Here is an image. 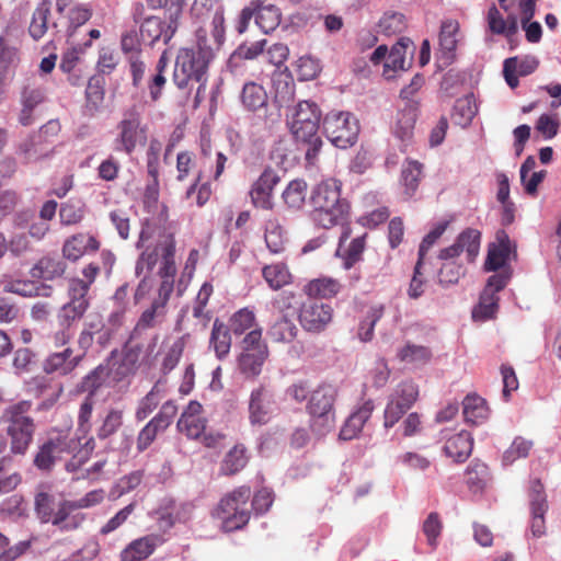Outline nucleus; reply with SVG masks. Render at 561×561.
<instances>
[{
  "mask_svg": "<svg viewBox=\"0 0 561 561\" xmlns=\"http://www.w3.org/2000/svg\"><path fill=\"white\" fill-rule=\"evenodd\" d=\"M224 8L218 4L211 20V34L204 27L195 32V42L178 51L173 71V82L179 89H186L193 82L198 83L196 98L205 90L208 69L216 53L225 43Z\"/></svg>",
  "mask_w": 561,
  "mask_h": 561,
  "instance_id": "nucleus-1",
  "label": "nucleus"
},
{
  "mask_svg": "<svg viewBox=\"0 0 561 561\" xmlns=\"http://www.w3.org/2000/svg\"><path fill=\"white\" fill-rule=\"evenodd\" d=\"M314 206L313 218L325 229L342 225L348 214V203L341 198V183L335 179L320 182L311 194Z\"/></svg>",
  "mask_w": 561,
  "mask_h": 561,
  "instance_id": "nucleus-2",
  "label": "nucleus"
},
{
  "mask_svg": "<svg viewBox=\"0 0 561 561\" xmlns=\"http://www.w3.org/2000/svg\"><path fill=\"white\" fill-rule=\"evenodd\" d=\"M32 402L27 400L14 403L5 409L3 417L8 423L7 434L11 438V451L23 455L33 440L34 420L28 415Z\"/></svg>",
  "mask_w": 561,
  "mask_h": 561,
  "instance_id": "nucleus-3",
  "label": "nucleus"
},
{
  "mask_svg": "<svg viewBox=\"0 0 561 561\" xmlns=\"http://www.w3.org/2000/svg\"><path fill=\"white\" fill-rule=\"evenodd\" d=\"M335 397V387L328 383L320 385L309 396L308 404L306 408L311 416V430L318 436H324L334 428Z\"/></svg>",
  "mask_w": 561,
  "mask_h": 561,
  "instance_id": "nucleus-4",
  "label": "nucleus"
},
{
  "mask_svg": "<svg viewBox=\"0 0 561 561\" xmlns=\"http://www.w3.org/2000/svg\"><path fill=\"white\" fill-rule=\"evenodd\" d=\"M249 486H240L224 496L213 515L221 520V528L225 531H233L242 528L250 519L248 501L251 497Z\"/></svg>",
  "mask_w": 561,
  "mask_h": 561,
  "instance_id": "nucleus-5",
  "label": "nucleus"
},
{
  "mask_svg": "<svg viewBox=\"0 0 561 561\" xmlns=\"http://www.w3.org/2000/svg\"><path fill=\"white\" fill-rule=\"evenodd\" d=\"M241 353L238 356V369L247 379L256 378L268 356V348L262 341V330L254 328L249 331L241 342Z\"/></svg>",
  "mask_w": 561,
  "mask_h": 561,
  "instance_id": "nucleus-6",
  "label": "nucleus"
},
{
  "mask_svg": "<svg viewBox=\"0 0 561 561\" xmlns=\"http://www.w3.org/2000/svg\"><path fill=\"white\" fill-rule=\"evenodd\" d=\"M323 130L332 145L346 149L357 141L359 122L350 112L331 111L324 116Z\"/></svg>",
  "mask_w": 561,
  "mask_h": 561,
  "instance_id": "nucleus-7",
  "label": "nucleus"
},
{
  "mask_svg": "<svg viewBox=\"0 0 561 561\" xmlns=\"http://www.w3.org/2000/svg\"><path fill=\"white\" fill-rule=\"evenodd\" d=\"M88 293L89 283L79 278L71 279L68 285L69 301L59 309L57 321L76 325V322L84 316L90 306Z\"/></svg>",
  "mask_w": 561,
  "mask_h": 561,
  "instance_id": "nucleus-8",
  "label": "nucleus"
},
{
  "mask_svg": "<svg viewBox=\"0 0 561 561\" xmlns=\"http://www.w3.org/2000/svg\"><path fill=\"white\" fill-rule=\"evenodd\" d=\"M178 30V18L170 14L168 18L150 15L144 18L140 23V39L149 46H154L159 43L167 45Z\"/></svg>",
  "mask_w": 561,
  "mask_h": 561,
  "instance_id": "nucleus-9",
  "label": "nucleus"
},
{
  "mask_svg": "<svg viewBox=\"0 0 561 561\" xmlns=\"http://www.w3.org/2000/svg\"><path fill=\"white\" fill-rule=\"evenodd\" d=\"M79 444L80 442L73 438L49 439L39 446L34 457V466L41 471L48 472L61 459L62 454L73 453Z\"/></svg>",
  "mask_w": 561,
  "mask_h": 561,
  "instance_id": "nucleus-10",
  "label": "nucleus"
},
{
  "mask_svg": "<svg viewBox=\"0 0 561 561\" xmlns=\"http://www.w3.org/2000/svg\"><path fill=\"white\" fill-rule=\"evenodd\" d=\"M528 497L530 510L529 530L533 537L540 538L546 535L545 515L548 512L549 504L543 484L539 479L531 481Z\"/></svg>",
  "mask_w": 561,
  "mask_h": 561,
  "instance_id": "nucleus-11",
  "label": "nucleus"
},
{
  "mask_svg": "<svg viewBox=\"0 0 561 561\" xmlns=\"http://www.w3.org/2000/svg\"><path fill=\"white\" fill-rule=\"evenodd\" d=\"M481 233L473 228H467L456 238L455 242L439 251L438 259L448 261L466 252L468 262H473L479 254Z\"/></svg>",
  "mask_w": 561,
  "mask_h": 561,
  "instance_id": "nucleus-12",
  "label": "nucleus"
},
{
  "mask_svg": "<svg viewBox=\"0 0 561 561\" xmlns=\"http://www.w3.org/2000/svg\"><path fill=\"white\" fill-rule=\"evenodd\" d=\"M332 319V308L329 304L309 299L300 308L299 322L308 332H321Z\"/></svg>",
  "mask_w": 561,
  "mask_h": 561,
  "instance_id": "nucleus-13",
  "label": "nucleus"
},
{
  "mask_svg": "<svg viewBox=\"0 0 561 561\" xmlns=\"http://www.w3.org/2000/svg\"><path fill=\"white\" fill-rule=\"evenodd\" d=\"M279 181V174L275 170L266 168L250 190L253 205L262 209H271L273 207V191Z\"/></svg>",
  "mask_w": 561,
  "mask_h": 561,
  "instance_id": "nucleus-14",
  "label": "nucleus"
},
{
  "mask_svg": "<svg viewBox=\"0 0 561 561\" xmlns=\"http://www.w3.org/2000/svg\"><path fill=\"white\" fill-rule=\"evenodd\" d=\"M296 144L305 148V159L308 164H314L323 141L319 135V124L288 126Z\"/></svg>",
  "mask_w": 561,
  "mask_h": 561,
  "instance_id": "nucleus-15",
  "label": "nucleus"
},
{
  "mask_svg": "<svg viewBox=\"0 0 561 561\" xmlns=\"http://www.w3.org/2000/svg\"><path fill=\"white\" fill-rule=\"evenodd\" d=\"M274 411L273 394L270 389L261 385L250 394L249 413L251 424H266Z\"/></svg>",
  "mask_w": 561,
  "mask_h": 561,
  "instance_id": "nucleus-16",
  "label": "nucleus"
},
{
  "mask_svg": "<svg viewBox=\"0 0 561 561\" xmlns=\"http://www.w3.org/2000/svg\"><path fill=\"white\" fill-rule=\"evenodd\" d=\"M539 59L533 55L514 56L504 60L503 76L511 89L518 87V77H526L537 70Z\"/></svg>",
  "mask_w": 561,
  "mask_h": 561,
  "instance_id": "nucleus-17",
  "label": "nucleus"
},
{
  "mask_svg": "<svg viewBox=\"0 0 561 561\" xmlns=\"http://www.w3.org/2000/svg\"><path fill=\"white\" fill-rule=\"evenodd\" d=\"M415 47L413 42L408 37H401L390 49L388 58L383 65V77L387 80L394 78V72L405 71L411 67V60H407L405 56L410 50L412 55Z\"/></svg>",
  "mask_w": 561,
  "mask_h": 561,
  "instance_id": "nucleus-18",
  "label": "nucleus"
},
{
  "mask_svg": "<svg viewBox=\"0 0 561 561\" xmlns=\"http://www.w3.org/2000/svg\"><path fill=\"white\" fill-rule=\"evenodd\" d=\"M81 355H73L71 347H64L61 351L50 353L43 363V370L46 374L66 376L71 374L81 362Z\"/></svg>",
  "mask_w": 561,
  "mask_h": 561,
  "instance_id": "nucleus-19",
  "label": "nucleus"
},
{
  "mask_svg": "<svg viewBox=\"0 0 561 561\" xmlns=\"http://www.w3.org/2000/svg\"><path fill=\"white\" fill-rule=\"evenodd\" d=\"M139 127V116L136 113L127 114L118 125L119 135L115 140V150L125 151L127 154H130L137 146L140 134Z\"/></svg>",
  "mask_w": 561,
  "mask_h": 561,
  "instance_id": "nucleus-20",
  "label": "nucleus"
},
{
  "mask_svg": "<svg viewBox=\"0 0 561 561\" xmlns=\"http://www.w3.org/2000/svg\"><path fill=\"white\" fill-rule=\"evenodd\" d=\"M512 253L513 245L508 236L505 231H499L496 233V243L489 248L488 256L484 262L485 271L495 272L505 266Z\"/></svg>",
  "mask_w": 561,
  "mask_h": 561,
  "instance_id": "nucleus-21",
  "label": "nucleus"
},
{
  "mask_svg": "<svg viewBox=\"0 0 561 561\" xmlns=\"http://www.w3.org/2000/svg\"><path fill=\"white\" fill-rule=\"evenodd\" d=\"M374 409V402L367 400L354 411L344 422L339 434L340 439L351 440L357 437L365 423L370 419Z\"/></svg>",
  "mask_w": 561,
  "mask_h": 561,
  "instance_id": "nucleus-22",
  "label": "nucleus"
},
{
  "mask_svg": "<svg viewBox=\"0 0 561 561\" xmlns=\"http://www.w3.org/2000/svg\"><path fill=\"white\" fill-rule=\"evenodd\" d=\"M488 28L492 34L503 35L511 39L518 32V19L515 14L508 13L504 19L495 4H492L486 14Z\"/></svg>",
  "mask_w": 561,
  "mask_h": 561,
  "instance_id": "nucleus-23",
  "label": "nucleus"
},
{
  "mask_svg": "<svg viewBox=\"0 0 561 561\" xmlns=\"http://www.w3.org/2000/svg\"><path fill=\"white\" fill-rule=\"evenodd\" d=\"M473 438L467 431L449 437L444 446V453L456 462H465L472 453Z\"/></svg>",
  "mask_w": 561,
  "mask_h": 561,
  "instance_id": "nucleus-24",
  "label": "nucleus"
},
{
  "mask_svg": "<svg viewBox=\"0 0 561 561\" xmlns=\"http://www.w3.org/2000/svg\"><path fill=\"white\" fill-rule=\"evenodd\" d=\"M350 229L343 230L340 237L336 254L342 257L344 268L348 270L362 260L365 249V234L354 238L350 244L344 248L343 243L350 238Z\"/></svg>",
  "mask_w": 561,
  "mask_h": 561,
  "instance_id": "nucleus-25",
  "label": "nucleus"
},
{
  "mask_svg": "<svg viewBox=\"0 0 561 561\" xmlns=\"http://www.w3.org/2000/svg\"><path fill=\"white\" fill-rule=\"evenodd\" d=\"M321 119L319 106L310 101H301L287 114L288 126L317 125Z\"/></svg>",
  "mask_w": 561,
  "mask_h": 561,
  "instance_id": "nucleus-26",
  "label": "nucleus"
},
{
  "mask_svg": "<svg viewBox=\"0 0 561 561\" xmlns=\"http://www.w3.org/2000/svg\"><path fill=\"white\" fill-rule=\"evenodd\" d=\"M462 414L466 423L478 425L489 417V408L483 398L469 393L462 400Z\"/></svg>",
  "mask_w": 561,
  "mask_h": 561,
  "instance_id": "nucleus-27",
  "label": "nucleus"
},
{
  "mask_svg": "<svg viewBox=\"0 0 561 561\" xmlns=\"http://www.w3.org/2000/svg\"><path fill=\"white\" fill-rule=\"evenodd\" d=\"M240 100L244 110L256 112L266 107L268 96L263 85L250 81L243 84Z\"/></svg>",
  "mask_w": 561,
  "mask_h": 561,
  "instance_id": "nucleus-28",
  "label": "nucleus"
},
{
  "mask_svg": "<svg viewBox=\"0 0 561 561\" xmlns=\"http://www.w3.org/2000/svg\"><path fill=\"white\" fill-rule=\"evenodd\" d=\"M66 270V263L60 257L44 256L30 271L33 278L53 280L61 277Z\"/></svg>",
  "mask_w": 561,
  "mask_h": 561,
  "instance_id": "nucleus-29",
  "label": "nucleus"
},
{
  "mask_svg": "<svg viewBox=\"0 0 561 561\" xmlns=\"http://www.w3.org/2000/svg\"><path fill=\"white\" fill-rule=\"evenodd\" d=\"M209 346L215 351L218 359H224L231 348L230 329L218 318L213 323Z\"/></svg>",
  "mask_w": 561,
  "mask_h": 561,
  "instance_id": "nucleus-30",
  "label": "nucleus"
},
{
  "mask_svg": "<svg viewBox=\"0 0 561 561\" xmlns=\"http://www.w3.org/2000/svg\"><path fill=\"white\" fill-rule=\"evenodd\" d=\"M158 541L159 538L156 536H146L134 540L122 551V561H142L153 552Z\"/></svg>",
  "mask_w": 561,
  "mask_h": 561,
  "instance_id": "nucleus-31",
  "label": "nucleus"
},
{
  "mask_svg": "<svg viewBox=\"0 0 561 561\" xmlns=\"http://www.w3.org/2000/svg\"><path fill=\"white\" fill-rule=\"evenodd\" d=\"M477 113L478 106L474 96L473 94H468L456 100L451 112V121L465 128L471 124Z\"/></svg>",
  "mask_w": 561,
  "mask_h": 561,
  "instance_id": "nucleus-32",
  "label": "nucleus"
},
{
  "mask_svg": "<svg viewBox=\"0 0 561 561\" xmlns=\"http://www.w3.org/2000/svg\"><path fill=\"white\" fill-rule=\"evenodd\" d=\"M419 113V103L414 100L405 101L397 117L396 135L402 140L410 137Z\"/></svg>",
  "mask_w": 561,
  "mask_h": 561,
  "instance_id": "nucleus-33",
  "label": "nucleus"
},
{
  "mask_svg": "<svg viewBox=\"0 0 561 561\" xmlns=\"http://www.w3.org/2000/svg\"><path fill=\"white\" fill-rule=\"evenodd\" d=\"M99 242L91 236L77 234L68 239L64 247V256L68 260L76 261L81 257L87 250H96Z\"/></svg>",
  "mask_w": 561,
  "mask_h": 561,
  "instance_id": "nucleus-34",
  "label": "nucleus"
},
{
  "mask_svg": "<svg viewBox=\"0 0 561 561\" xmlns=\"http://www.w3.org/2000/svg\"><path fill=\"white\" fill-rule=\"evenodd\" d=\"M297 332L298 329L294 321L286 316H280L271 324L267 336L277 343H290Z\"/></svg>",
  "mask_w": 561,
  "mask_h": 561,
  "instance_id": "nucleus-35",
  "label": "nucleus"
},
{
  "mask_svg": "<svg viewBox=\"0 0 561 561\" xmlns=\"http://www.w3.org/2000/svg\"><path fill=\"white\" fill-rule=\"evenodd\" d=\"M108 374L110 369L107 365H99L93 370H91L87 376H84L81 382L78 385V391L87 392L88 396H93L95 392L108 383Z\"/></svg>",
  "mask_w": 561,
  "mask_h": 561,
  "instance_id": "nucleus-36",
  "label": "nucleus"
},
{
  "mask_svg": "<svg viewBox=\"0 0 561 561\" xmlns=\"http://www.w3.org/2000/svg\"><path fill=\"white\" fill-rule=\"evenodd\" d=\"M50 2L47 0L38 3L33 12L32 21L28 27L30 35L35 39H41L48 30V16L50 15Z\"/></svg>",
  "mask_w": 561,
  "mask_h": 561,
  "instance_id": "nucleus-37",
  "label": "nucleus"
},
{
  "mask_svg": "<svg viewBox=\"0 0 561 561\" xmlns=\"http://www.w3.org/2000/svg\"><path fill=\"white\" fill-rule=\"evenodd\" d=\"M4 289L9 293H13L23 297H48L51 293V287L38 284L34 280H15L4 286Z\"/></svg>",
  "mask_w": 561,
  "mask_h": 561,
  "instance_id": "nucleus-38",
  "label": "nucleus"
},
{
  "mask_svg": "<svg viewBox=\"0 0 561 561\" xmlns=\"http://www.w3.org/2000/svg\"><path fill=\"white\" fill-rule=\"evenodd\" d=\"M339 290V282L329 277L313 279L305 286V293L310 298H331L335 296Z\"/></svg>",
  "mask_w": 561,
  "mask_h": 561,
  "instance_id": "nucleus-39",
  "label": "nucleus"
},
{
  "mask_svg": "<svg viewBox=\"0 0 561 561\" xmlns=\"http://www.w3.org/2000/svg\"><path fill=\"white\" fill-rule=\"evenodd\" d=\"M262 275L268 286L274 289H280L290 283L291 275L287 266L283 263L266 265L262 270Z\"/></svg>",
  "mask_w": 561,
  "mask_h": 561,
  "instance_id": "nucleus-40",
  "label": "nucleus"
},
{
  "mask_svg": "<svg viewBox=\"0 0 561 561\" xmlns=\"http://www.w3.org/2000/svg\"><path fill=\"white\" fill-rule=\"evenodd\" d=\"M163 393L162 380H158L152 389L140 400L136 411V419L138 421L145 420L158 407Z\"/></svg>",
  "mask_w": 561,
  "mask_h": 561,
  "instance_id": "nucleus-41",
  "label": "nucleus"
},
{
  "mask_svg": "<svg viewBox=\"0 0 561 561\" xmlns=\"http://www.w3.org/2000/svg\"><path fill=\"white\" fill-rule=\"evenodd\" d=\"M92 13L91 10L85 5H76L69 11V25L67 30V42L70 45H77V30L85 24Z\"/></svg>",
  "mask_w": 561,
  "mask_h": 561,
  "instance_id": "nucleus-42",
  "label": "nucleus"
},
{
  "mask_svg": "<svg viewBox=\"0 0 561 561\" xmlns=\"http://www.w3.org/2000/svg\"><path fill=\"white\" fill-rule=\"evenodd\" d=\"M383 305H376L369 308L358 327L357 336L362 342L371 341L375 325L383 316Z\"/></svg>",
  "mask_w": 561,
  "mask_h": 561,
  "instance_id": "nucleus-43",
  "label": "nucleus"
},
{
  "mask_svg": "<svg viewBox=\"0 0 561 561\" xmlns=\"http://www.w3.org/2000/svg\"><path fill=\"white\" fill-rule=\"evenodd\" d=\"M307 195V183L304 180H293L283 192L285 204L293 209L302 207Z\"/></svg>",
  "mask_w": 561,
  "mask_h": 561,
  "instance_id": "nucleus-44",
  "label": "nucleus"
},
{
  "mask_svg": "<svg viewBox=\"0 0 561 561\" xmlns=\"http://www.w3.org/2000/svg\"><path fill=\"white\" fill-rule=\"evenodd\" d=\"M422 175V164L414 160H407L401 170V181L405 187V194L412 196L417 188Z\"/></svg>",
  "mask_w": 561,
  "mask_h": 561,
  "instance_id": "nucleus-45",
  "label": "nucleus"
},
{
  "mask_svg": "<svg viewBox=\"0 0 561 561\" xmlns=\"http://www.w3.org/2000/svg\"><path fill=\"white\" fill-rule=\"evenodd\" d=\"M280 22V12L275 5L262 7L255 14V23L260 30L268 34L274 31Z\"/></svg>",
  "mask_w": 561,
  "mask_h": 561,
  "instance_id": "nucleus-46",
  "label": "nucleus"
},
{
  "mask_svg": "<svg viewBox=\"0 0 561 561\" xmlns=\"http://www.w3.org/2000/svg\"><path fill=\"white\" fill-rule=\"evenodd\" d=\"M254 312L248 308H243L231 316L228 328L230 329V332H232L234 335H242L248 330H254Z\"/></svg>",
  "mask_w": 561,
  "mask_h": 561,
  "instance_id": "nucleus-47",
  "label": "nucleus"
},
{
  "mask_svg": "<svg viewBox=\"0 0 561 561\" xmlns=\"http://www.w3.org/2000/svg\"><path fill=\"white\" fill-rule=\"evenodd\" d=\"M164 314H165V309H163L160 306H158L157 304L152 302L150 308L146 309L141 313V316L133 331L131 337L137 336L142 330L156 327L157 323H159L163 320Z\"/></svg>",
  "mask_w": 561,
  "mask_h": 561,
  "instance_id": "nucleus-48",
  "label": "nucleus"
},
{
  "mask_svg": "<svg viewBox=\"0 0 561 561\" xmlns=\"http://www.w3.org/2000/svg\"><path fill=\"white\" fill-rule=\"evenodd\" d=\"M248 458L245 449L240 446H234L225 457L220 471L226 476H231L239 472L247 465Z\"/></svg>",
  "mask_w": 561,
  "mask_h": 561,
  "instance_id": "nucleus-49",
  "label": "nucleus"
},
{
  "mask_svg": "<svg viewBox=\"0 0 561 561\" xmlns=\"http://www.w3.org/2000/svg\"><path fill=\"white\" fill-rule=\"evenodd\" d=\"M431 355V351L427 347L412 343H408L398 353V356L402 362L413 365H423L427 363Z\"/></svg>",
  "mask_w": 561,
  "mask_h": 561,
  "instance_id": "nucleus-50",
  "label": "nucleus"
},
{
  "mask_svg": "<svg viewBox=\"0 0 561 561\" xmlns=\"http://www.w3.org/2000/svg\"><path fill=\"white\" fill-rule=\"evenodd\" d=\"M123 424V412L121 410L111 409L102 419L96 430V436L100 439H106L115 434Z\"/></svg>",
  "mask_w": 561,
  "mask_h": 561,
  "instance_id": "nucleus-51",
  "label": "nucleus"
},
{
  "mask_svg": "<svg viewBox=\"0 0 561 561\" xmlns=\"http://www.w3.org/2000/svg\"><path fill=\"white\" fill-rule=\"evenodd\" d=\"M265 242L272 253H280L284 250V231L277 220L271 219L265 225Z\"/></svg>",
  "mask_w": 561,
  "mask_h": 561,
  "instance_id": "nucleus-52",
  "label": "nucleus"
},
{
  "mask_svg": "<svg viewBox=\"0 0 561 561\" xmlns=\"http://www.w3.org/2000/svg\"><path fill=\"white\" fill-rule=\"evenodd\" d=\"M449 225L448 220L437 222L433 229L423 238L419 248V260L415 264L416 273L421 268L422 262L428 250L435 244V242L442 237Z\"/></svg>",
  "mask_w": 561,
  "mask_h": 561,
  "instance_id": "nucleus-53",
  "label": "nucleus"
},
{
  "mask_svg": "<svg viewBox=\"0 0 561 561\" xmlns=\"http://www.w3.org/2000/svg\"><path fill=\"white\" fill-rule=\"evenodd\" d=\"M533 447V442L524 437H516L512 445L504 451L502 461L504 466H510L519 458L528 456Z\"/></svg>",
  "mask_w": 561,
  "mask_h": 561,
  "instance_id": "nucleus-54",
  "label": "nucleus"
},
{
  "mask_svg": "<svg viewBox=\"0 0 561 561\" xmlns=\"http://www.w3.org/2000/svg\"><path fill=\"white\" fill-rule=\"evenodd\" d=\"M499 298L494 295L481 293L478 306L472 311V318L476 320L491 319L499 308Z\"/></svg>",
  "mask_w": 561,
  "mask_h": 561,
  "instance_id": "nucleus-55",
  "label": "nucleus"
},
{
  "mask_svg": "<svg viewBox=\"0 0 561 561\" xmlns=\"http://www.w3.org/2000/svg\"><path fill=\"white\" fill-rule=\"evenodd\" d=\"M73 503L72 501H64L59 504L58 510L55 512L53 511L51 519H49V523H51L54 526L59 527L61 530H69L75 529L78 524L72 519H69V515L71 511H75L76 508L72 507Z\"/></svg>",
  "mask_w": 561,
  "mask_h": 561,
  "instance_id": "nucleus-56",
  "label": "nucleus"
},
{
  "mask_svg": "<svg viewBox=\"0 0 561 561\" xmlns=\"http://www.w3.org/2000/svg\"><path fill=\"white\" fill-rule=\"evenodd\" d=\"M213 294V285L208 282H205L199 291L197 293L194 306H193V317L196 319H202L205 322L209 321L211 318L210 311L205 310L209 298Z\"/></svg>",
  "mask_w": 561,
  "mask_h": 561,
  "instance_id": "nucleus-57",
  "label": "nucleus"
},
{
  "mask_svg": "<svg viewBox=\"0 0 561 561\" xmlns=\"http://www.w3.org/2000/svg\"><path fill=\"white\" fill-rule=\"evenodd\" d=\"M105 79L102 75L92 76L85 89V96L89 104L98 107L104 99Z\"/></svg>",
  "mask_w": 561,
  "mask_h": 561,
  "instance_id": "nucleus-58",
  "label": "nucleus"
},
{
  "mask_svg": "<svg viewBox=\"0 0 561 561\" xmlns=\"http://www.w3.org/2000/svg\"><path fill=\"white\" fill-rule=\"evenodd\" d=\"M180 432L191 439H197L205 431V420L201 416L196 417H180L176 424Z\"/></svg>",
  "mask_w": 561,
  "mask_h": 561,
  "instance_id": "nucleus-59",
  "label": "nucleus"
},
{
  "mask_svg": "<svg viewBox=\"0 0 561 561\" xmlns=\"http://www.w3.org/2000/svg\"><path fill=\"white\" fill-rule=\"evenodd\" d=\"M417 394V387L412 381H403L397 387L391 397L402 403L405 409H410L416 401Z\"/></svg>",
  "mask_w": 561,
  "mask_h": 561,
  "instance_id": "nucleus-60",
  "label": "nucleus"
},
{
  "mask_svg": "<svg viewBox=\"0 0 561 561\" xmlns=\"http://www.w3.org/2000/svg\"><path fill=\"white\" fill-rule=\"evenodd\" d=\"M94 399L91 396H87L80 405L78 413V432L85 436L91 431L92 424V412H93Z\"/></svg>",
  "mask_w": 561,
  "mask_h": 561,
  "instance_id": "nucleus-61",
  "label": "nucleus"
},
{
  "mask_svg": "<svg viewBox=\"0 0 561 561\" xmlns=\"http://www.w3.org/2000/svg\"><path fill=\"white\" fill-rule=\"evenodd\" d=\"M60 221L64 225H73L83 217V206L80 202H67L59 210Z\"/></svg>",
  "mask_w": 561,
  "mask_h": 561,
  "instance_id": "nucleus-62",
  "label": "nucleus"
},
{
  "mask_svg": "<svg viewBox=\"0 0 561 561\" xmlns=\"http://www.w3.org/2000/svg\"><path fill=\"white\" fill-rule=\"evenodd\" d=\"M458 24L453 21H447L442 24L439 33V45L443 50L451 53L455 50L457 45L456 32Z\"/></svg>",
  "mask_w": 561,
  "mask_h": 561,
  "instance_id": "nucleus-63",
  "label": "nucleus"
},
{
  "mask_svg": "<svg viewBox=\"0 0 561 561\" xmlns=\"http://www.w3.org/2000/svg\"><path fill=\"white\" fill-rule=\"evenodd\" d=\"M467 482L471 488L482 489L488 480V467L482 462H472L467 469Z\"/></svg>",
  "mask_w": 561,
  "mask_h": 561,
  "instance_id": "nucleus-64",
  "label": "nucleus"
}]
</instances>
